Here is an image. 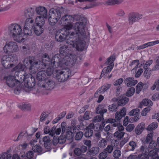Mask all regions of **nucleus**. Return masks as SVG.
<instances>
[{
	"label": "nucleus",
	"instance_id": "4be33fe9",
	"mask_svg": "<svg viewBox=\"0 0 159 159\" xmlns=\"http://www.w3.org/2000/svg\"><path fill=\"white\" fill-rule=\"evenodd\" d=\"M24 15L27 19H33V18L35 17L36 13H35L34 9L30 7L27 8L25 10Z\"/></svg>",
	"mask_w": 159,
	"mask_h": 159
},
{
	"label": "nucleus",
	"instance_id": "f03ea898",
	"mask_svg": "<svg viewBox=\"0 0 159 159\" xmlns=\"http://www.w3.org/2000/svg\"><path fill=\"white\" fill-rule=\"evenodd\" d=\"M8 32L10 36L17 42H21L24 40L22 36V28L19 24L15 23L9 25L8 27Z\"/></svg>",
	"mask_w": 159,
	"mask_h": 159
},
{
	"label": "nucleus",
	"instance_id": "473e14b6",
	"mask_svg": "<svg viewBox=\"0 0 159 159\" xmlns=\"http://www.w3.org/2000/svg\"><path fill=\"white\" fill-rule=\"evenodd\" d=\"M43 18V17H41V16H37L36 17L35 20L36 26L43 27V26L45 23Z\"/></svg>",
	"mask_w": 159,
	"mask_h": 159
},
{
	"label": "nucleus",
	"instance_id": "1a4fd4ad",
	"mask_svg": "<svg viewBox=\"0 0 159 159\" xmlns=\"http://www.w3.org/2000/svg\"><path fill=\"white\" fill-rule=\"evenodd\" d=\"M104 105L102 104L99 105L96 109V113L100 115L95 116L93 120V122H99L103 119V114L107 112L106 109L104 108Z\"/></svg>",
	"mask_w": 159,
	"mask_h": 159
},
{
	"label": "nucleus",
	"instance_id": "e2e57ef3",
	"mask_svg": "<svg viewBox=\"0 0 159 159\" xmlns=\"http://www.w3.org/2000/svg\"><path fill=\"white\" fill-rule=\"evenodd\" d=\"M7 155L9 156H10V157L8 158V157H7L6 159H20V157L17 154H14L13 155V157L12 156L11 154H9L8 153L6 152Z\"/></svg>",
	"mask_w": 159,
	"mask_h": 159
},
{
	"label": "nucleus",
	"instance_id": "052dcab7",
	"mask_svg": "<svg viewBox=\"0 0 159 159\" xmlns=\"http://www.w3.org/2000/svg\"><path fill=\"white\" fill-rule=\"evenodd\" d=\"M113 125V127H114L117 126V131H123V130H124V128L123 126L119 123H113V125Z\"/></svg>",
	"mask_w": 159,
	"mask_h": 159
},
{
	"label": "nucleus",
	"instance_id": "680f3d73",
	"mask_svg": "<svg viewBox=\"0 0 159 159\" xmlns=\"http://www.w3.org/2000/svg\"><path fill=\"white\" fill-rule=\"evenodd\" d=\"M157 146V144L156 142L154 141H151L149 144L148 149H154Z\"/></svg>",
	"mask_w": 159,
	"mask_h": 159
},
{
	"label": "nucleus",
	"instance_id": "49530a36",
	"mask_svg": "<svg viewBox=\"0 0 159 159\" xmlns=\"http://www.w3.org/2000/svg\"><path fill=\"white\" fill-rule=\"evenodd\" d=\"M107 145V140L105 139H102L99 141L98 143V146L102 148H104Z\"/></svg>",
	"mask_w": 159,
	"mask_h": 159
},
{
	"label": "nucleus",
	"instance_id": "f257e3e1",
	"mask_svg": "<svg viewBox=\"0 0 159 159\" xmlns=\"http://www.w3.org/2000/svg\"><path fill=\"white\" fill-rule=\"evenodd\" d=\"M24 65L19 63L16 66V68L20 71L24 70L25 67L28 69L32 74L35 73L38 69H44L45 65L42 62H41L36 59V57L30 56L25 58L23 61Z\"/></svg>",
	"mask_w": 159,
	"mask_h": 159
},
{
	"label": "nucleus",
	"instance_id": "2f4dec72",
	"mask_svg": "<svg viewBox=\"0 0 159 159\" xmlns=\"http://www.w3.org/2000/svg\"><path fill=\"white\" fill-rule=\"evenodd\" d=\"M33 31L35 34L38 36L40 35L43 32L44 28L43 27L35 25L34 28H33Z\"/></svg>",
	"mask_w": 159,
	"mask_h": 159
},
{
	"label": "nucleus",
	"instance_id": "9d476101",
	"mask_svg": "<svg viewBox=\"0 0 159 159\" xmlns=\"http://www.w3.org/2000/svg\"><path fill=\"white\" fill-rule=\"evenodd\" d=\"M34 24V22L33 19L28 18L25 20L23 29L25 34L28 36L32 35V30L33 28Z\"/></svg>",
	"mask_w": 159,
	"mask_h": 159
},
{
	"label": "nucleus",
	"instance_id": "a18cd8bd",
	"mask_svg": "<svg viewBox=\"0 0 159 159\" xmlns=\"http://www.w3.org/2000/svg\"><path fill=\"white\" fill-rule=\"evenodd\" d=\"M10 63L16 62L18 60V57L16 54H13L7 56Z\"/></svg>",
	"mask_w": 159,
	"mask_h": 159
},
{
	"label": "nucleus",
	"instance_id": "5fc2aeb1",
	"mask_svg": "<svg viewBox=\"0 0 159 159\" xmlns=\"http://www.w3.org/2000/svg\"><path fill=\"white\" fill-rule=\"evenodd\" d=\"M113 150V146L112 145H108L104 149L107 153H111Z\"/></svg>",
	"mask_w": 159,
	"mask_h": 159
},
{
	"label": "nucleus",
	"instance_id": "37998d69",
	"mask_svg": "<svg viewBox=\"0 0 159 159\" xmlns=\"http://www.w3.org/2000/svg\"><path fill=\"white\" fill-rule=\"evenodd\" d=\"M135 92V89L134 87L129 88L126 93V95L128 97H130L133 96Z\"/></svg>",
	"mask_w": 159,
	"mask_h": 159
},
{
	"label": "nucleus",
	"instance_id": "6e6552de",
	"mask_svg": "<svg viewBox=\"0 0 159 159\" xmlns=\"http://www.w3.org/2000/svg\"><path fill=\"white\" fill-rule=\"evenodd\" d=\"M74 20H75V15L72 16L70 15H66L61 18L60 24L65 26L64 28L70 30L73 28V23Z\"/></svg>",
	"mask_w": 159,
	"mask_h": 159
},
{
	"label": "nucleus",
	"instance_id": "423d86ee",
	"mask_svg": "<svg viewBox=\"0 0 159 159\" xmlns=\"http://www.w3.org/2000/svg\"><path fill=\"white\" fill-rule=\"evenodd\" d=\"M73 37V43L69 44L72 45L78 51H83L84 48L85 44V42L83 39L85 38V35L82 37L79 33H75V35Z\"/></svg>",
	"mask_w": 159,
	"mask_h": 159
},
{
	"label": "nucleus",
	"instance_id": "09e8293b",
	"mask_svg": "<svg viewBox=\"0 0 159 159\" xmlns=\"http://www.w3.org/2000/svg\"><path fill=\"white\" fill-rule=\"evenodd\" d=\"M66 138L68 140H71L73 137V134L72 132L68 130L67 129L66 130Z\"/></svg>",
	"mask_w": 159,
	"mask_h": 159
},
{
	"label": "nucleus",
	"instance_id": "4c0bfd02",
	"mask_svg": "<svg viewBox=\"0 0 159 159\" xmlns=\"http://www.w3.org/2000/svg\"><path fill=\"white\" fill-rule=\"evenodd\" d=\"M118 104L113 103L108 106V111L111 112L116 111L118 107Z\"/></svg>",
	"mask_w": 159,
	"mask_h": 159
},
{
	"label": "nucleus",
	"instance_id": "13d9d810",
	"mask_svg": "<svg viewBox=\"0 0 159 159\" xmlns=\"http://www.w3.org/2000/svg\"><path fill=\"white\" fill-rule=\"evenodd\" d=\"M139 111L140 110L138 108H136L132 110L129 112V114L130 116L136 115L137 114H139Z\"/></svg>",
	"mask_w": 159,
	"mask_h": 159
},
{
	"label": "nucleus",
	"instance_id": "aec40b11",
	"mask_svg": "<svg viewBox=\"0 0 159 159\" xmlns=\"http://www.w3.org/2000/svg\"><path fill=\"white\" fill-rule=\"evenodd\" d=\"M6 82L8 86L10 87H13L16 84H20V82L16 80L12 76H9L6 78Z\"/></svg>",
	"mask_w": 159,
	"mask_h": 159
},
{
	"label": "nucleus",
	"instance_id": "7c9ffc66",
	"mask_svg": "<svg viewBox=\"0 0 159 159\" xmlns=\"http://www.w3.org/2000/svg\"><path fill=\"white\" fill-rule=\"evenodd\" d=\"M42 58L43 60L42 61H40L39 60L40 62H42L43 63L45 64V67L44 69L46 67V65H47V64L49 65V63H50V62H51V59L50 58L48 55L46 53L43 55ZM36 59H37L36 58Z\"/></svg>",
	"mask_w": 159,
	"mask_h": 159
},
{
	"label": "nucleus",
	"instance_id": "58836bf2",
	"mask_svg": "<svg viewBox=\"0 0 159 159\" xmlns=\"http://www.w3.org/2000/svg\"><path fill=\"white\" fill-rule=\"evenodd\" d=\"M33 150L34 152H37L39 154H41L43 152V149L42 147L39 145L36 144L32 147Z\"/></svg>",
	"mask_w": 159,
	"mask_h": 159
},
{
	"label": "nucleus",
	"instance_id": "f8f14e48",
	"mask_svg": "<svg viewBox=\"0 0 159 159\" xmlns=\"http://www.w3.org/2000/svg\"><path fill=\"white\" fill-rule=\"evenodd\" d=\"M3 50L6 53H10L18 50V47L17 43L14 42H6L3 47Z\"/></svg>",
	"mask_w": 159,
	"mask_h": 159
},
{
	"label": "nucleus",
	"instance_id": "412c9836",
	"mask_svg": "<svg viewBox=\"0 0 159 159\" xmlns=\"http://www.w3.org/2000/svg\"><path fill=\"white\" fill-rule=\"evenodd\" d=\"M1 62L2 66L6 69L10 68L14 66L13 63H10L7 55H4L2 57Z\"/></svg>",
	"mask_w": 159,
	"mask_h": 159
},
{
	"label": "nucleus",
	"instance_id": "a211bd4d",
	"mask_svg": "<svg viewBox=\"0 0 159 159\" xmlns=\"http://www.w3.org/2000/svg\"><path fill=\"white\" fill-rule=\"evenodd\" d=\"M40 143L43 144L45 148L47 149H50L52 146V141L49 136H45L40 138L39 140Z\"/></svg>",
	"mask_w": 159,
	"mask_h": 159
},
{
	"label": "nucleus",
	"instance_id": "603ef678",
	"mask_svg": "<svg viewBox=\"0 0 159 159\" xmlns=\"http://www.w3.org/2000/svg\"><path fill=\"white\" fill-rule=\"evenodd\" d=\"M142 103L145 106H152V102L149 99H145L143 100Z\"/></svg>",
	"mask_w": 159,
	"mask_h": 159
},
{
	"label": "nucleus",
	"instance_id": "ddd939ff",
	"mask_svg": "<svg viewBox=\"0 0 159 159\" xmlns=\"http://www.w3.org/2000/svg\"><path fill=\"white\" fill-rule=\"evenodd\" d=\"M42 82L39 83V86L46 90H51L54 87L55 83L51 79H46L44 81H42Z\"/></svg>",
	"mask_w": 159,
	"mask_h": 159
},
{
	"label": "nucleus",
	"instance_id": "69168bd1",
	"mask_svg": "<svg viewBox=\"0 0 159 159\" xmlns=\"http://www.w3.org/2000/svg\"><path fill=\"white\" fill-rule=\"evenodd\" d=\"M107 154L104 150L99 155V157L100 159H104L107 157Z\"/></svg>",
	"mask_w": 159,
	"mask_h": 159
},
{
	"label": "nucleus",
	"instance_id": "72a5a7b5",
	"mask_svg": "<svg viewBox=\"0 0 159 159\" xmlns=\"http://www.w3.org/2000/svg\"><path fill=\"white\" fill-rule=\"evenodd\" d=\"M123 0H108L106 1L105 4L108 5H119L121 3Z\"/></svg>",
	"mask_w": 159,
	"mask_h": 159
},
{
	"label": "nucleus",
	"instance_id": "f704fd0d",
	"mask_svg": "<svg viewBox=\"0 0 159 159\" xmlns=\"http://www.w3.org/2000/svg\"><path fill=\"white\" fill-rule=\"evenodd\" d=\"M137 147V143L134 141H131L129 143L127 149L128 151H134Z\"/></svg>",
	"mask_w": 159,
	"mask_h": 159
},
{
	"label": "nucleus",
	"instance_id": "b1692460",
	"mask_svg": "<svg viewBox=\"0 0 159 159\" xmlns=\"http://www.w3.org/2000/svg\"><path fill=\"white\" fill-rule=\"evenodd\" d=\"M46 75L45 70H41L39 71L37 74L36 79L38 81V84L39 86V83H41L42 81H44Z\"/></svg>",
	"mask_w": 159,
	"mask_h": 159
},
{
	"label": "nucleus",
	"instance_id": "c756f323",
	"mask_svg": "<svg viewBox=\"0 0 159 159\" xmlns=\"http://www.w3.org/2000/svg\"><path fill=\"white\" fill-rule=\"evenodd\" d=\"M145 128L144 124L143 123H141L136 127L135 129V132L137 135L140 134L143 132Z\"/></svg>",
	"mask_w": 159,
	"mask_h": 159
},
{
	"label": "nucleus",
	"instance_id": "6e6d98bb",
	"mask_svg": "<svg viewBox=\"0 0 159 159\" xmlns=\"http://www.w3.org/2000/svg\"><path fill=\"white\" fill-rule=\"evenodd\" d=\"M140 152L143 154L147 153L149 152V149L145 145L142 146L140 148Z\"/></svg>",
	"mask_w": 159,
	"mask_h": 159
},
{
	"label": "nucleus",
	"instance_id": "ea45409f",
	"mask_svg": "<svg viewBox=\"0 0 159 159\" xmlns=\"http://www.w3.org/2000/svg\"><path fill=\"white\" fill-rule=\"evenodd\" d=\"M93 134V130L89 128L88 126L86 128V130L84 133V135L85 137L89 138L92 137Z\"/></svg>",
	"mask_w": 159,
	"mask_h": 159
},
{
	"label": "nucleus",
	"instance_id": "6ab92c4d",
	"mask_svg": "<svg viewBox=\"0 0 159 159\" xmlns=\"http://www.w3.org/2000/svg\"><path fill=\"white\" fill-rule=\"evenodd\" d=\"M35 11L36 14L39 15L40 16H41V17H43L45 19L48 18L47 10L45 7L42 6H39L36 7Z\"/></svg>",
	"mask_w": 159,
	"mask_h": 159
},
{
	"label": "nucleus",
	"instance_id": "bb28decb",
	"mask_svg": "<svg viewBox=\"0 0 159 159\" xmlns=\"http://www.w3.org/2000/svg\"><path fill=\"white\" fill-rule=\"evenodd\" d=\"M124 82L126 84L127 87L135 85L138 83L137 80H134L133 77H128L124 80Z\"/></svg>",
	"mask_w": 159,
	"mask_h": 159
},
{
	"label": "nucleus",
	"instance_id": "f3484780",
	"mask_svg": "<svg viewBox=\"0 0 159 159\" xmlns=\"http://www.w3.org/2000/svg\"><path fill=\"white\" fill-rule=\"evenodd\" d=\"M77 1L80 2H90V4L87 5L85 7H83V10L93 8L101 4L100 2H97V0H76L75 1V3H77Z\"/></svg>",
	"mask_w": 159,
	"mask_h": 159
},
{
	"label": "nucleus",
	"instance_id": "20e7f679",
	"mask_svg": "<svg viewBox=\"0 0 159 159\" xmlns=\"http://www.w3.org/2000/svg\"><path fill=\"white\" fill-rule=\"evenodd\" d=\"M75 19L76 20H79L75 24L73 29L75 33H79L81 37L85 35V27L87 23V20L86 17L80 15H75Z\"/></svg>",
	"mask_w": 159,
	"mask_h": 159
},
{
	"label": "nucleus",
	"instance_id": "0e129e2a",
	"mask_svg": "<svg viewBox=\"0 0 159 159\" xmlns=\"http://www.w3.org/2000/svg\"><path fill=\"white\" fill-rule=\"evenodd\" d=\"M136 63H137V64L135 67L134 68V69H136L138 67V66L139 64V60H135L132 61L130 62L129 65L130 66H132L134 64H135Z\"/></svg>",
	"mask_w": 159,
	"mask_h": 159
},
{
	"label": "nucleus",
	"instance_id": "8fccbe9b",
	"mask_svg": "<svg viewBox=\"0 0 159 159\" xmlns=\"http://www.w3.org/2000/svg\"><path fill=\"white\" fill-rule=\"evenodd\" d=\"M111 87V85L108 84H104L102 86L99 88L100 89L101 93L102 94L106 92L107 90H108Z\"/></svg>",
	"mask_w": 159,
	"mask_h": 159
},
{
	"label": "nucleus",
	"instance_id": "e433bc0d",
	"mask_svg": "<svg viewBox=\"0 0 159 159\" xmlns=\"http://www.w3.org/2000/svg\"><path fill=\"white\" fill-rule=\"evenodd\" d=\"M129 101V98L125 97H123L118 102V105L123 106L126 104Z\"/></svg>",
	"mask_w": 159,
	"mask_h": 159
},
{
	"label": "nucleus",
	"instance_id": "bf43d9fd",
	"mask_svg": "<svg viewBox=\"0 0 159 159\" xmlns=\"http://www.w3.org/2000/svg\"><path fill=\"white\" fill-rule=\"evenodd\" d=\"M121 154V152L120 150L116 149L113 152V157L115 158H118L120 156Z\"/></svg>",
	"mask_w": 159,
	"mask_h": 159
},
{
	"label": "nucleus",
	"instance_id": "5701e85b",
	"mask_svg": "<svg viewBox=\"0 0 159 159\" xmlns=\"http://www.w3.org/2000/svg\"><path fill=\"white\" fill-rule=\"evenodd\" d=\"M59 55L58 54L55 55L51 59V62H50V63H49V66H51L54 69L60 66V64L58 61L59 60Z\"/></svg>",
	"mask_w": 159,
	"mask_h": 159
},
{
	"label": "nucleus",
	"instance_id": "338daca9",
	"mask_svg": "<svg viewBox=\"0 0 159 159\" xmlns=\"http://www.w3.org/2000/svg\"><path fill=\"white\" fill-rule=\"evenodd\" d=\"M33 154V151H30L28 152L26 154L27 159H35V158H33L34 156Z\"/></svg>",
	"mask_w": 159,
	"mask_h": 159
},
{
	"label": "nucleus",
	"instance_id": "7ed1b4c3",
	"mask_svg": "<svg viewBox=\"0 0 159 159\" xmlns=\"http://www.w3.org/2000/svg\"><path fill=\"white\" fill-rule=\"evenodd\" d=\"M69 30L66 28H63L57 31L55 35V38L57 41L59 42H61L65 40H66V43H73L72 38L73 36L75 35V32H69Z\"/></svg>",
	"mask_w": 159,
	"mask_h": 159
},
{
	"label": "nucleus",
	"instance_id": "774afa93",
	"mask_svg": "<svg viewBox=\"0 0 159 159\" xmlns=\"http://www.w3.org/2000/svg\"><path fill=\"white\" fill-rule=\"evenodd\" d=\"M153 62L152 60H149L147 61L143 66V68L144 69L147 70L148 67H149Z\"/></svg>",
	"mask_w": 159,
	"mask_h": 159
},
{
	"label": "nucleus",
	"instance_id": "393cba45",
	"mask_svg": "<svg viewBox=\"0 0 159 159\" xmlns=\"http://www.w3.org/2000/svg\"><path fill=\"white\" fill-rule=\"evenodd\" d=\"M148 85L147 84H143L141 82H140L136 87V93L139 94L142 90H145L148 89Z\"/></svg>",
	"mask_w": 159,
	"mask_h": 159
},
{
	"label": "nucleus",
	"instance_id": "c9c22d12",
	"mask_svg": "<svg viewBox=\"0 0 159 159\" xmlns=\"http://www.w3.org/2000/svg\"><path fill=\"white\" fill-rule=\"evenodd\" d=\"M125 134V132L123 131H117L114 133V136L118 140H120L123 138Z\"/></svg>",
	"mask_w": 159,
	"mask_h": 159
},
{
	"label": "nucleus",
	"instance_id": "0eeeda50",
	"mask_svg": "<svg viewBox=\"0 0 159 159\" xmlns=\"http://www.w3.org/2000/svg\"><path fill=\"white\" fill-rule=\"evenodd\" d=\"M55 77L58 81L63 82L66 81L71 76V72L68 68L57 70L55 71Z\"/></svg>",
	"mask_w": 159,
	"mask_h": 159
},
{
	"label": "nucleus",
	"instance_id": "39448f33",
	"mask_svg": "<svg viewBox=\"0 0 159 159\" xmlns=\"http://www.w3.org/2000/svg\"><path fill=\"white\" fill-rule=\"evenodd\" d=\"M64 9L62 7H58L55 9L52 8L49 11L48 20L51 25H55L59 20L61 14L64 12Z\"/></svg>",
	"mask_w": 159,
	"mask_h": 159
},
{
	"label": "nucleus",
	"instance_id": "de8ad7c7",
	"mask_svg": "<svg viewBox=\"0 0 159 159\" xmlns=\"http://www.w3.org/2000/svg\"><path fill=\"white\" fill-rule=\"evenodd\" d=\"M20 108L23 110H30L31 107L29 104L25 103L19 105Z\"/></svg>",
	"mask_w": 159,
	"mask_h": 159
},
{
	"label": "nucleus",
	"instance_id": "c85d7f7f",
	"mask_svg": "<svg viewBox=\"0 0 159 159\" xmlns=\"http://www.w3.org/2000/svg\"><path fill=\"white\" fill-rule=\"evenodd\" d=\"M99 151V148L98 147H93L89 149L87 152L86 155L89 157L94 156L98 153Z\"/></svg>",
	"mask_w": 159,
	"mask_h": 159
},
{
	"label": "nucleus",
	"instance_id": "9b49d317",
	"mask_svg": "<svg viewBox=\"0 0 159 159\" xmlns=\"http://www.w3.org/2000/svg\"><path fill=\"white\" fill-rule=\"evenodd\" d=\"M59 66L61 67H64L67 66L69 63L73 65L75 62L76 60V55H71L70 57H67L65 58L64 57H59Z\"/></svg>",
	"mask_w": 159,
	"mask_h": 159
},
{
	"label": "nucleus",
	"instance_id": "79ce46f5",
	"mask_svg": "<svg viewBox=\"0 0 159 159\" xmlns=\"http://www.w3.org/2000/svg\"><path fill=\"white\" fill-rule=\"evenodd\" d=\"M157 127V123L156 122H153L148 125L147 127V129L149 131H152L153 130L156 129Z\"/></svg>",
	"mask_w": 159,
	"mask_h": 159
},
{
	"label": "nucleus",
	"instance_id": "a19ab883",
	"mask_svg": "<svg viewBox=\"0 0 159 159\" xmlns=\"http://www.w3.org/2000/svg\"><path fill=\"white\" fill-rule=\"evenodd\" d=\"M52 66H50L48 68L46 71H45L46 74L48 76H50L52 74H55V71L57 70V69H55L53 67L52 68Z\"/></svg>",
	"mask_w": 159,
	"mask_h": 159
},
{
	"label": "nucleus",
	"instance_id": "2eb2a0df",
	"mask_svg": "<svg viewBox=\"0 0 159 159\" xmlns=\"http://www.w3.org/2000/svg\"><path fill=\"white\" fill-rule=\"evenodd\" d=\"M142 15L137 12H133L129 14L128 20L129 25H132L134 23L137 21L141 19Z\"/></svg>",
	"mask_w": 159,
	"mask_h": 159
},
{
	"label": "nucleus",
	"instance_id": "dca6fc26",
	"mask_svg": "<svg viewBox=\"0 0 159 159\" xmlns=\"http://www.w3.org/2000/svg\"><path fill=\"white\" fill-rule=\"evenodd\" d=\"M28 76H29L28 78H26L27 76H26L24 79V83L26 87L28 88H31L35 85L36 83L35 79L31 74H29Z\"/></svg>",
	"mask_w": 159,
	"mask_h": 159
},
{
	"label": "nucleus",
	"instance_id": "cd10ccee",
	"mask_svg": "<svg viewBox=\"0 0 159 159\" xmlns=\"http://www.w3.org/2000/svg\"><path fill=\"white\" fill-rule=\"evenodd\" d=\"M126 109L124 107H122L120 111H117L115 115V118L116 120H119L124 117L126 115Z\"/></svg>",
	"mask_w": 159,
	"mask_h": 159
},
{
	"label": "nucleus",
	"instance_id": "c03bdc74",
	"mask_svg": "<svg viewBox=\"0 0 159 159\" xmlns=\"http://www.w3.org/2000/svg\"><path fill=\"white\" fill-rule=\"evenodd\" d=\"M100 127L101 125L99 124H97L95 125L93 123H91L88 126V128L90 129H93L94 130L97 131L99 130V129H100Z\"/></svg>",
	"mask_w": 159,
	"mask_h": 159
},
{
	"label": "nucleus",
	"instance_id": "4468645a",
	"mask_svg": "<svg viewBox=\"0 0 159 159\" xmlns=\"http://www.w3.org/2000/svg\"><path fill=\"white\" fill-rule=\"evenodd\" d=\"M71 48L68 45H64L61 47L59 49L60 55L64 57L65 58L70 57L71 55H75L71 54Z\"/></svg>",
	"mask_w": 159,
	"mask_h": 159
},
{
	"label": "nucleus",
	"instance_id": "4d7b16f0",
	"mask_svg": "<svg viewBox=\"0 0 159 159\" xmlns=\"http://www.w3.org/2000/svg\"><path fill=\"white\" fill-rule=\"evenodd\" d=\"M83 133L82 131L77 132L75 137L76 140H79L81 139L83 135Z\"/></svg>",
	"mask_w": 159,
	"mask_h": 159
},
{
	"label": "nucleus",
	"instance_id": "3c124183",
	"mask_svg": "<svg viewBox=\"0 0 159 159\" xmlns=\"http://www.w3.org/2000/svg\"><path fill=\"white\" fill-rule=\"evenodd\" d=\"M159 70V56L156 57L155 64L153 67L152 70L153 71L157 70Z\"/></svg>",
	"mask_w": 159,
	"mask_h": 159
},
{
	"label": "nucleus",
	"instance_id": "864d4df0",
	"mask_svg": "<svg viewBox=\"0 0 159 159\" xmlns=\"http://www.w3.org/2000/svg\"><path fill=\"white\" fill-rule=\"evenodd\" d=\"M115 56L112 55L109 57L106 62L108 65H114L113 61L115 60Z\"/></svg>",
	"mask_w": 159,
	"mask_h": 159
},
{
	"label": "nucleus",
	"instance_id": "a878e982",
	"mask_svg": "<svg viewBox=\"0 0 159 159\" xmlns=\"http://www.w3.org/2000/svg\"><path fill=\"white\" fill-rule=\"evenodd\" d=\"M113 67V65H110L104 68L102 71L100 79L101 77L103 76H104L105 78H107L108 75H109V73L111 71Z\"/></svg>",
	"mask_w": 159,
	"mask_h": 159
}]
</instances>
